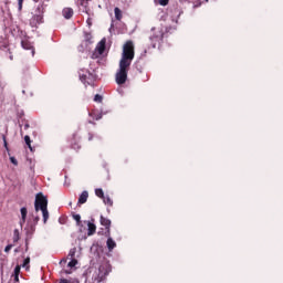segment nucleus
I'll return each instance as SVG.
<instances>
[{"label": "nucleus", "mask_w": 283, "mask_h": 283, "mask_svg": "<svg viewBox=\"0 0 283 283\" xmlns=\"http://www.w3.org/2000/svg\"><path fill=\"white\" fill-rule=\"evenodd\" d=\"M134 56H136L134 41L128 40L123 45L122 57L119 60V63H123L125 65H132V61H134Z\"/></svg>", "instance_id": "f257e3e1"}, {"label": "nucleus", "mask_w": 283, "mask_h": 283, "mask_svg": "<svg viewBox=\"0 0 283 283\" xmlns=\"http://www.w3.org/2000/svg\"><path fill=\"white\" fill-rule=\"evenodd\" d=\"M34 209L36 213L42 211L43 222L45 224L50 219V212L48 211V197H44L43 192H40L35 196Z\"/></svg>", "instance_id": "f03ea898"}, {"label": "nucleus", "mask_w": 283, "mask_h": 283, "mask_svg": "<svg viewBox=\"0 0 283 283\" xmlns=\"http://www.w3.org/2000/svg\"><path fill=\"white\" fill-rule=\"evenodd\" d=\"M129 67H132V65L123 64L119 62V69L115 75L117 85H125V83H127V74L129 72Z\"/></svg>", "instance_id": "7ed1b4c3"}, {"label": "nucleus", "mask_w": 283, "mask_h": 283, "mask_svg": "<svg viewBox=\"0 0 283 283\" xmlns=\"http://www.w3.org/2000/svg\"><path fill=\"white\" fill-rule=\"evenodd\" d=\"M153 48L160 45L163 39H165V31L161 28H153L149 35Z\"/></svg>", "instance_id": "20e7f679"}, {"label": "nucleus", "mask_w": 283, "mask_h": 283, "mask_svg": "<svg viewBox=\"0 0 283 283\" xmlns=\"http://www.w3.org/2000/svg\"><path fill=\"white\" fill-rule=\"evenodd\" d=\"M102 227L106 228V232L105 235L109 237L111 230L109 228L112 227V221L103 216H101V220H99Z\"/></svg>", "instance_id": "39448f33"}, {"label": "nucleus", "mask_w": 283, "mask_h": 283, "mask_svg": "<svg viewBox=\"0 0 283 283\" xmlns=\"http://www.w3.org/2000/svg\"><path fill=\"white\" fill-rule=\"evenodd\" d=\"M78 140V134L74 133L72 137L70 138L71 147L73 149H81V146L76 143Z\"/></svg>", "instance_id": "423d86ee"}, {"label": "nucleus", "mask_w": 283, "mask_h": 283, "mask_svg": "<svg viewBox=\"0 0 283 283\" xmlns=\"http://www.w3.org/2000/svg\"><path fill=\"white\" fill-rule=\"evenodd\" d=\"M105 43H107V41L102 39L96 46V52H98L99 56L105 53Z\"/></svg>", "instance_id": "0eeeda50"}, {"label": "nucleus", "mask_w": 283, "mask_h": 283, "mask_svg": "<svg viewBox=\"0 0 283 283\" xmlns=\"http://www.w3.org/2000/svg\"><path fill=\"white\" fill-rule=\"evenodd\" d=\"M64 19H72L74 17V9L73 8H64L62 11Z\"/></svg>", "instance_id": "6e6552de"}, {"label": "nucleus", "mask_w": 283, "mask_h": 283, "mask_svg": "<svg viewBox=\"0 0 283 283\" xmlns=\"http://www.w3.org/2000/svg\"><path fill=\"white\" fill-rule=\"evenodd\" d=\"M87 198H90V192H87V190H84L78 198L77 203L78 205H85V202H87Z\"/></svg>", "instance_id": "1a4fd4ad"}, {"label": "nucleus", "mask_w": 283, "mask_h": 283, "mask_svg": "<svg viewBox=\"0 0 283 283\" xmlns=\"http://www.w3.org/2000/svg\"><path fill=\"white\" fill-rule=\"evenodd\" d=\"M106 238H108L106 241L108 251H114V249H116V241L112 239L111 234L108 237L106 235Z\"/></svg>", "instance_id": "9d476101"}, {"label": "nucleus", "mask_w": 283, "mask_h": 283, "mask_svg": "<svg viewBox=\"0 0 283 283\" xmlns=\"http://www.w3.org/2000/svg\"><path fill=\"white\" fill-rule=\"evenodd\" d=\"M31 25H36L38 23H43V15L42 14H34L30 20Z\"/></svg>", "instance_id": "9b49d317"}, {"label": "nucleus", "mask_w": 283, "mask_h": 283, "mask_svg": "<svg viewBox=\"0 0 283 283\" xmlns=\"http://www.w3.org/2000/svg\"><path fill=\"white\" fill-rule=\"evenodd\" d=\"M39 220H41V218H39V217H35V218H34V226H30V227L28 228V230H27V235H32V233H33L34 231H36V224H39Z\"/></svg>", "instance_id": "f8f14e48"}, {"label": "nucleus", "mask_w": 283, "mask_h": 283, "mask_svg": "<svg viewBox=\"0 0 283 283\" xmlns=\"http://www.w3.org/2000/svg\"><path fill=\"white\" fill-rule=\"evenodd\" d=\"M21 45L23 50H32V54H34V46H32V43L29 40H22Z\"/></svg>", "instance_id": "ddd939ff"}, {"label": "nucleus", "mask_w": 283, "mask_h": 283, "mask_svg": "<svg viewBox=\"0 0 283 283\" xmlns=\"http://www.w3.org/2000/svg\"><path fill=\"white\" fill-rule=\"evenodd\" d=\"M80 1V6L82 8H84V12H86V14H88L90 12V1L92 0H78Z\"/></svg>", "instance_id": "4468645a"}, {"label": "nucleus", "mask_w": 283, "mask_h": 283, "mask_svg": "<svg viewBox=\"0 0 283 283\" xmlns=\"http://www.w3.org/2000/svg\"><path fill=\"white\" fill-rule=\"evenodd\" d=\"M114 12H115L116 21H122L123 20V11L120 10V8L116 7L114 9Z\"/></svg>", "instance_id": "2eb2a0df"}, {"label": "nucleus", "mask_w": 283, "mask_h": 283, "mask_svg": "<svg viewBox=\"0 0 283 283\" xmlns=\"http://www.w3.org/2000/svg\"><path fill=\"white\" fill-rule=\"evenodd\" d=\"M87 227H88L87 235H94V233H96V224L88 222Z\"/></svg>", "instance_id": "dca6fc26"}, {"label": "nucleus", "mask_w": 283, "mask_h": 283, "mask_svg": "<svg viewBox=\"0 0 283 283\" xmlns=\"http://www.w3.org/2000/svg\"><path fill=\"white\" fill-rule=\"evenodd\" d=\"M80 81L84 83V85H90V82H87V74H85V71H80Z\"/></svg>", "instance_id": "f3484780"}, {"label": "nucleus", "mask_w": 283, "mask_h": 283, "mask_svg": "<svg viewBox=\"0 0 283 283\" xmlns=\"http://www.w3.org/2000/svg\"><path fill=\"white\" fill-rule=\"evenodd\" d=\"M20 212H21V220L23 224H25V220L28 218V208L25 207L21 208Z\"/></svg>", "instance_id": "a211bd4d"}, {"label": "nucleus", "mask_w": 283, "mask_h": 283, "mask_svg": "<svg viewBox=\"0 0 283 283\" xmlns=\"http://www.w3.org/2000/svg\"><path fill=\"white\" fill-rule=\"evenodd\" d=\"M102 200H103L104 203L107 205L108 207H113V206H114V201H113L112 198H109L108 196L104 197Z\"/></svg>", "instance_id": "6ab92c4d"}, {"label": "nucleus", "mask_w": 283, "mask_h": 283, "mask_svg": "<svg viewBox=\"0 0 283 283\" xmlns=\"http://www.w3.org/2000/svg\"><path fill=\"white\" fill-rule=\"evenodd\" d=\"M22 269H25V271H30V256L24 259L23 264H22Z\"/></svg>", "instance_id": "aec40b11"}, {"label": "nucleus", "mask_w": 283, "mask_h": 283, "mask_svg": "<svg viewBox=\"0 0 283 283\" xmlns=\"http://www.w3.org/2000/svg\"><path fill=\"white\" fill-rule=\"evenodd\" d=\"M95 195L97 196V198H102V200L103 198H105V192L101 188L95 189Z\"/></svg>", "instance_id": "412c9836"}, {"label": "nucleus", "mask_w": 283, "mask_h": 283, "mask_svg": "<svg viewBox=\"0 0 283 283\" xmlns=\"http://www.w3.org/2000/svg\"><path fill=\"white\" fill-rule=\"evenodd\" d=\"M69 258L71 260H76V248H73V249L70 250Z\"/></svg>", "instance_id": "4be33fe9"}, {"label": "nucleus", "mask_w": 283, "mask_h": 283, "mask_svg": "<svg viewBox=\"0 0 283 283\" xmlns=\"http://www.w3.org/2000/svg\"><path fill=\"white\" fill-rule=\"evenodd\" d=\"M78 264V260L76 259H71V261L67 263L69 269H74Z\"/></svg>", "instance_id": "5701e85b"}, {"label": "nucleus", "mask_w": 283, "mask_h": 283, "mask_svg": "<svg viewBox=\"0 0 283 283\" xmlns=\"http://www.w3.org/2000/svg\"><path fill=\"white\" fill-rule=\"evenodd\" d=\"M24 143L25 145H28L29 149L32 151V139H30L28 135L24 137Z\"/></svg>", "instance_id": "b1692460"}, {"label": "nucleus", "mask_w": 283, "mask_h": 283, "mask_svg": "<svg viewBox=\"0 0 283 283\" xmlns=\"http://www.w3.org/2000/svg\"><path fill=\"white\" fill-rule=\"evenodd\" d=\"M19 240H21V237L19 234V230H14L13 231V242H19Z\"/></svg>", "instance_id": "393cba45"}, {"label": "nucleus", "mask_w": 283, "mask_h": 283, "mask_svg": "<svg viewBox=\"0 0 283 283\" xmlns=\"http://www.w3.org/2000/svg\"><path fill=\"white\" fill-rule=\"evenodd\" d=\"M95 103H103V96L99 94H96L94 97Z\"/></svg>", "instance_id": "a878e982"}, {"label": "nucleus", "mask_w": 283, "mask_h": 283, "mask_svg": "<svg viewBox=\"0 0 283 283\" xmlns=\"http://www.w3.org/2000/svg\"><path fill=\"white\" fill-rule=\"evenodd\" d=\"M159 6H169V0H156Z\"/></svg>", "instance_id": "bb28decb"}, {"label": "nucleus", "mask_w": 283, "mask_h": 283, "mask_svg": "<svg viewBox=\"0 0 283 283\" xmlns=\"http://www.w3.org/2000/svg\"><path fill=\"white\" fill-rule=\"evenodd\" d=\"M20 273H21V265H17V266L14 268L13 274H14V275H20Z\"/></svg>", "instance_id": "cd10ccee"}, {"label": "nucleus", "mask_w": 283, "mask_h": 283, "mask_svg": "<svg viewBox=\"0 0 283 283\" xmlns=\"http://www.w3.org/2000/svg\"><path fill=\"white\" fill-rule=\"evenodd\" d=\"M23 1L24 0H18V10L21 12L23 10Z\"/></svg>", "instance_id": "c85d7f7f"}, {"label": "nucleus", "mask_w": 283, "mask_h": 283, "mask_svg": "<svg viewBox=\"0 0 283 283\" xmlns=\"http://www.w3.org/2000/svg\"><path fill=\"white\" fill-rule=\"evenodd\" d=\"M73 220H75L77 224H81V214H73Z\"/></svg>", "instance_id": "c756f323"}, {"label": "nucleus", "mask_w": 283, "mask_h": 283, "mask_svg": "<svg viewBox=\"0 0 283 283\" xmlns=\"http://www.w3.org/2000/svg\"><path fill=\"white\" fill-rule=\"evenodd\" d=\"M2 139H3L4 148L7 149V151H9L10 149L8 148V140L6 139V135L2 136Z\"/></svg>", "instance_id": "7c9ffc66"}, {"label": "nucleus", "mask_w": 283, "mask_h": 283, "mask_svg": "<svg viewBox=\"0 0 283 283\" xmlns=\"http://www.w3.org/2000/svg\"><path fill=\"white\" fill-rule=\"evenodd\" d=\"M10 163H12V165H14L15 167L17 165H19V161L14 157H10Z\"/></svg>", "instance_id": "2f4dec72"}, {"label": "nucleus", "mask_w": 283, "mask_h": 283, "mask_svg": "<svg viewBox=\"0 0 283 283\" xmlns=\"http://www.w3.org/2000/svg\"><path fill=\"white\" fill-rule=\"evenodd\" d=\"M11 250H12V244H8V245L4 248V253H10Z\"/></svg>", "instance_id": "473e14b6"}, {"label": "nucleus", "mask_w": 283, "mask_h": 283, "mask_svg": "<svg viewBox=\"0 0 283 283\" xmlns=\"http://www.w3.org/2000/svg\"><path fill=\"white\" fill-rule=\"evenodd\" d=\"M85 39H86V41H90V39H92V34L91 33H85Z\"/></svg>", "instance_id": "72a5a7b5"}, {"label": "nucleus", "mask_w": 283, "mask_h": 283, "mask_svg": "<svg viewBox=\"0 0 283 283\" xmlns=\"http://www.w3.org/2000/svg\"><path fill=\"white\" fill-rule=\"evenodd\" d=\"M101 118H103V115L98 114L94 117L95 120H101Z\"/></svg>", "instance_id": "f704fd0d"}, {"label": "nucleus", "mask_w": 283, "mask_h": 283, "mask_svg": "<svg viewBox=\"0 0 283 283\" xmlns=\"http://www.w3.org/2000/svg\"><path fill=\"white\" fill-rule=\"evenodd\" d=\"M88 140H94V134L88 133Z\"/></svg>", "instance_id": "c9c22d12"}, {"label": "nucleus", "mask_w": 283, "mask_h": 283, "mask_svg": "<svg viewBox=\"0 0 283 283\" xmlns=\"http://www.w3.org/2000/svg\"><path fill=\"white\" fill-rule=\"evenodd\" d=\"M14 282H19V274H13Z\"/></svg>", "instance_id": "e433bc0d"}, {"label": "nucleus", "mask_w": 283, "mask_h": 283, "mask_svg": "<svg viewBox=\"0 0 283 283\" xmlns=\"http://www.w3.org/2000/svg\"><path fill=\"white\" fill-rule=\"evenodd\" d=\"M60 283H70V280H67V279H62V280L60 281Z\"/></svg>", "instance_id": "4c0bfd02"}, {"label": "nucleus", "mask_w": 283, "mask_h": 283, "mask_svg": "<svg viewBox=\"0 0 283 283\" xmlns=\"http://www.w3.org/2000/svg\"><path fill=\"white\" fill-rule=\"evenodd\" d=\"M86 22H87L88 25H92V18H88V19L86 20Z\"/></svg>", "instance_id": "58836bf2"}, {"label": "nucleus", "mask_w": 283, "mask_h": 283, "mask_svg": "<svg viewBox=\"0 0 283 283\" xmlns=\"http://www.w3.org/2000/svg\"><path fill=\"white\" fill-rule=\"evenodd\" d=\"M64 273H65L66 275H70V274H72V271L65 270Z\"/></svg>", "instance_id": "ea45409f"}, {"label": "nucleus", "mask_w": 283, "mask_h": 283, "mask_svg": "<svg viewBox=\"0 0 283 283\" xmlns=\"http://www.w3.org/2000/svg\"><path fill=\"white\" fill-rule=\"evenodd\" d=\"M24 129H30V124H24Z\"/></svg>", "instance_id": "a19ab883"}, {"label": "nucleus", "mask_w": 283, "mask_h": 283, "mask_svg": "<svg viewBox=\"0 0 283 283\" xmlns=\"http://www.w3.org/2000/svg\"><path fill=\"white\" fill-rule=\"evenodd\" d=\"M28 240L25 241V251H28L29 247H28Z\"/></svg>", "instance_id": "79ce46f5"}]
</instances>
